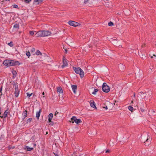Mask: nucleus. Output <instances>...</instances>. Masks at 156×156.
Returning <instances> with one entry per match:
<instances>
[{
  "label": "nucleus",
  "mask_w": 156,
  "mask_h": 156,
  "mask_svg": "<svg viewBox=\"0 0 156 156\" xmlns=\"http://www.w3.org/2000/svg\"><path fill=\"white\" fill-rule=\"evenodd\" d=\"M51 34V32L48 30H40L36 33L37 37H44L48 36Z\"/></svg>",
  "instance_id": "nucleus-1"
},
{
  "label": "nucleus",
  "mask_w": 156,
  "mask_h": 156,
  "mask_svg": "<svg viewBox=\"0 0 156 156\" xmlns=\"http://www.w3.org/2000/svg\"><path fill=\"white\" fill-rule=\"evenodd\" d=\"M3 64L6 66H9L19 64V63L18 61H15L12 60H5L3 62Z\"/></svg>",
  "instance_id": "nucleus-2"
},
{
  "label": "nucleus",
  "mask_w": 156,
  "mask_h": 156,
  "mask_svg": "<svg viewBox=\"0 0 156 156\" xmlns=\"http://www.w3.org/2000/svg\"><path fill=\"white\" fill-rule=\"evenodd\" d=\"M76 73L79 74L81 77H83L84 75V73L83 70L80 67L75 68L74 69Z\"/></svg>",
  "instance_id": "nucleus-3"
},
{
  "label": "nucleus",
  "mask_w": 156,
  "mask_h": 156,
  "mask_svg": "<svg viewBox=\"0 0 156 156\" xmlns=\"http://www.w3.org/2000/svg\"><path fill=\"white\" fill-rule=\"evenodd\" d=\"M102 91L105 93H108L110 90L109 87L108 86L106 83H104L102 87Z\"/></svg>",
  "instance_id": "nucleus-4"
},
{
  "label": "nucleus",
  "mask_w": 156,
  "mask_h": 156,
  "mask_svg": "<svg viewBox=\"0 0 156 156\" xmlns=\"http://www.w3.org/2000/svg\"><path fill=\"white\" fill-rule=\"evenodd\" d=\"M70 122L73 123L75 122L76 123L78 124L82 122L81 120L80 119H77L75 116H73L71 119Z\"/></svg>",
  "instance_id": "nucleus-5"
},
{
  "label": "nucleus",
  "mask_w": 156,
  "mask_h": 156,
  "mask_svg": "<svg viewBox=\"0 0 156 156\" xmlns=\"http://www.w3.org/2000/svg\"><path fill=\"white\" fill-rule=\"evenodd\" d=\"M68 23L69 25L74 27L78 26L80 25L79 23L73 21H69Z\"/></svg>",
  "instance_id": "nucleus-6"
},
{
  "label": "nucleus",
  "mask_w": 156,
  "mask_h": 156,
  "mask_svg": "<svg viewBox=\"0 0 156 156\" xmlns=\"http://www.w3.org/2000/svg\"><path fill=\"white\" fill-rule=\"evenodd\" d=\"M15 91L14 92V94L15 96L16 97H17L19 95V91L18 90L17 86H16V85L15 86Z\"/></svg>",
  "instance_id": "nucleus-7"
},
{
  "label": "nucleus",
  "mask_w": 156,
  "mask_h": 156,
  "mask_svg": "<svg viewBox=\"0 0 156 156\" xmlns=\"http://www.w3.org/2000/svg\"><path fill=\"white\" fill-rule=\"evenodd\" d=\"M90 106L93 108L97 109V107L95 106V104L93 100H91L90 101Z\"/></svg>",
  "instance_id": "nucleus-8"
},
{
  "label": "nucleus",
  "mask_w": 156,
  "mask_h": 156,
  "mask_svg": "<svg viewBox=\"0 0 156 156\" xmlns=\"http://www.w3.org/2000/svg\"><path fill=\"white\" fill-rule=\"evenodd\" d=\"M146 94L143 92L140 93L139 95V97L142 99H144L146 97Z\"/></svg>",
  "instance_id": "nucleus-9"
},
{
  "label": "nucleus",
  "mask_w": 156,
  "mask_h": 156,
  "mask_svg": "<svg viewBox=\"0 0 156 156\" xmlns=\"http://www.w3.org/2000/svg\"><path fill=\"white\" fill-rule=\"evenodd\" d=\"M53 117V114L51 113H50L48 116V122H52L51 121V119H52Z\"/></svg>",
  "instance_id": "nucleus-10"
},
{
  "label": "nucleus",
  "mask_w": 156,
  "mask_h": 156,
  "mask_svg": "<svg viewBox=\"0 0 156 156\" xmlns=\"http://www.w3.org/2000/svg\"><path fill=\"white\" fill-rule=\"evenodd\" d=\"M63 64L62 66V68H64L65 66H67V63L66 62V59H65L64 58H63Z\"/></svg>",
  "instance_id": "nucleus-11"
},
{
  "label": "nucleus",
  "mask_w": 156,
  "mask_h": 156,
  "mask_svg": "<svg viewBox=\"0 0 156 156\" xmlns=\"http://www.w3.org/2000/svg\"><path fill=\"white\" fill-rule=\"evenodd\" d=\"M72 88L74 93H76V90L77 89V86L76 85H72Z\"/></svg>",
  "instance_id": "nucleus-12"
},
{
  "label": "nucleus",
  "mask_w": 156,
  "mask_h": 156,
  "mask_svg": "<svg viewBox=\"0 0 156 156\" xmlns=\"http://www.w3.org/2000/svg\"><path fill=\"white\" fill-rule=\"evenodd\" d=\"M27 110L24 111L22 114V117L23 119H24L27 117Z\"/></svg>",
  "instance_id": "nucleus-13"
},
{
  "label": "nucleus",
  "mask_w": 156,
  "mask_h": 156,
  "mask_svg": "<svg viewBox=\"0 0 156 156\" xmlns=\"http://www.w3.org/2000/svg\"><path fill=\"white\" fill-rule=\"evenodd\" d=\"M41 112V109H40L38 112H37L36 113V117L38 120L40 116V113Z\"/></svg>",
  "instance_id": "nucleus-14"
},
{
  "label": "nucleus",
  "mask_w": 156,
  "mask_h": 156,
  "mask_svg": "<svg viewBox=\"0 0 156 156\" xmlns=\"http://www.w3.org/2000/svg\"><path fill=\"white\" fill-rule=\"evenodd\" d=\"M8 110H6L4 112L3 114V116H2L1 118H2L3 117L5 118L6 117L7 115L8 114Z\"/></svg>",
  "instance_id": "nucleus-15"
},
{
  "label": "nucleus",
  "mask_w": 156,
  "mask_h": 156,
  "mask_svg": "<svg viewBox=\"0 0 156 156\" xmlns=\"http://www.w3.org/2000/svg\"><path fill=\"white\" fill-rule=\"evenodd\" d=\"M57 91L58 92L59 94L61 93H62L63 92L62 90V88L60 87H58Z\"/></svg>",
  "instance_id": "nucleus-16"
},
{
  "label": "nucleus",
  "mask_w": 156,
  "mask_h": 156,
  "mask_svg": "<svg viewBox=\"0 0 156 156\" xmlns=\"http://www.w3.org/2000/svg\"><path fill=\"white\" fill-rule=\"evenodd\" d=\"M25 149H27L28 151H30L33 149V148L30 147L28 146H27L25 148Z\"/></svg>",
  "instance_id": "nucleus-17"
},
{
  "label": "nucleus",
  "mask_w": 156,
  "mask_h": 156,
  "mask_svg": "<svg viewBox=\"0 0 156 156\" xmlns=\"http://www.w3.org/2000/svg\"><path fill=\"white\" fill-rule=\"evenodd\" d=\"M42 0H34V2L35 3H37V4H38L39 3L42 2Z\"/></svg>",
  "instance_id": "nucleus-18"
},
{
  "label": "nucleus",
  "mask_w": 156,
  "mask_h": 156,
  "mask_svg": "<svg viewBox=\"0 0 156 156\" xmlns=\"http://www.w3.org/2000/svg\"><path fill=\"white\" fill-rule=\"evenodd\" d=\"M12 73L13 75V77H15L17 74L16 71L15 70H13L12 71Z\"/></svg>",
  "instance_id": "nucleus-19"
},
{
  "label": "nucleus",
  "mask_w": 156,
  "mask_h": 156,
  "mask_svg": "<svg viewBox=\"0 0 156 156\" xmlns=\"http://www.w3.org/2000/svg\"><path fill=\"white\" fill-rule=\"evenodd\" d=\"M94 91L93 92H91V93L93 94H95L98 91V90L94 88Z\"/></svg>",
  "instance_id": "nucleus-20"
},
{
  "label": "nucleus",
  "mask_w": 156,
  "mask_h": 156,
  "mask_svg": "<svg viewBox=\"0 0 156 156\" xmlns=\"http://www.w3.org/2000/svg\"><path fill=\"white\" fill-rule=\"evenodd\" d=\"M36 54L37 55H41V53L39 50H37L36 52Z\"/></svg>",
  "instance_id": "nucleus-21"
},
{
  "label": "nucleus",
  "mask_w": 156,
  "mask_h": 156,
  "mask_svg": "<svg viewBox=\"0 0 156 156\" xmlns=\"http://www.w3.org/2000/svg\"><path fill=\"white\" fill-rule=\"evenodd\" d=\"M108 25L109 26H112L114 24L112 22H110L108 23Z\"/></svg>",
  "instance_id": "nucleus-22"
},
{
  "label": "nucleus",
  "mask_w": 156,
  "mask_h": 156,
  "mask_svg": "<svg viewBox=\"0 0 156 156\" xmlns=\"http://www.w3.org/2000/svg\"><path fill=\"white\" fill-rule=\"evenodd\" d=\"M128 109H129V110H130V111H132L133 110V108L131 106H129L128 107Z\"/></svg>",
  "instance_id": "nucleus-23"
},
{
  "label": "nucleus",
  "mask_w": 156,
  "mask_h": 156,
  "mask_svg": "<svg viewBox=\"0 0 156 156\" xmlns=\"http://www.w3.org/2000/svg\"><path fill=\"white\" fill-rule=\"evenodd\" d=\"M26 55L28 57H29L30 55V54L29 51H27L26 53Z\"/></svg>",
  "instance_id": "nucleus-24"
},
{
  "label": "nucleus",
  "mask_w": 156,
  "mask_h": 156,
  "mask_svg": "<svg viewBox=\"0 0 156 156\" xmlns=\"http://www.w3.org/2000/svg\"><path fill=\"white\" fill-rule=\"evenodd\" d=\"M31 120H32V118H30L28 119L27 120V123H29L31 121Z\"/></svg>",
  "instance_id": "nucleus-25"
},
{
  "label": "nucleus",
  "mask_w": 156,
  "mask_h": 156,
  "mask_svg": "<svg viewBox=\"0 0 156 156\" xmlns=\"http://www.w3.org/2000/svg\"><path fill=\"white\" fill-rule=\"evenodd\" d=\"M27 97H28L29 98L32 95V93H31L30 94H29L28 93H27Z\"/></svg>",
  "instance_id": "nucleus-26"
},
{
  "label": "nucleus",
  "mask_w": 156,
  "mask_h": 156,
  "mask_svg": "<svg viewBox=\"0 0 156 156\" xmlns=\"http://www.w3.org/2000/svg\"><path fill=\"white\" fill-rule=\"evenodd\" d=\"M8 45L10 47H12L13 45L12 42H11L10 43H9L8 44Z\"/></svg>",
  "instance_id": "nucleus-27"
},
{
  "label": "nucleus",
  "mask_w": 156,
  "mask_h": 156,
  "mask_svg": "<svg viewBox=\"0 0 156 156\" xmlns=\"http://www.w3.org/2000/svg\"><path fill=\"white\" fill-rule=\"evenodd\" d=\"M151 139V136L149 135H148L147 139L146 140V141L147 142L148 140Z\"/></svg>",
  "instance_id": "nucleus-28"
},
{
  "label": "nucleus",
  "mask_w": 156,
  "mask_h": 156,
  "mask_svg": "<svg viewBox=\"0 0 156 156\" xmlns=\"http://www.w3.org/2000/svg\"><path fill=\"white\" fill-rule=\"evenodd\" d=\"M19 25L17 24H15L14 25V27L15 28H18Z\"/></svg>",
  "instance_id": "nucleus-29"
},
{
  "label": "nucleus",
  "mask_w": 156,
  "mask_h": 156,
  "mask_svg": "<svg viewBox=\"0 0 156 156\" xmlns=\"http://www.w3.org/2000/svg\"><path fill=\"white\" fill-rule=\"evenodd\" d=\"M30 34L31 35H33L34 34V32L33 31H30Z\"/></svg>",
  "instance_id": "nucleus-30"
},
{
  "label": "nucleus",
  "mask_w": 156,
  "mask_h": 156,
  "mask_svg": "<svg viewBox=\"0 0 156 156\" xmlns=\"http://www.w3.org/2000/svg\"><path fill=\"white\" fill-rule=\"evenodd\" d=\"M13 6L15 8H17L18 7V6L16 5H13Z\"/></svg>",
  "instance_id": "nucleus-31"
},
{
  "label": "nucleus",
  "mask_w": 156,
  "mask_h": 156,
  "mask_svg": "<svg viewBox=\"0 0 156 156\" xmlns=\"http://www.w3.org/2000/svg\"><path fill=\"white\" fill-rule=\"evenodd\" d=\"M31 1V0H25V2L26 3H29Z\"/></svg>",
  "instance_id": "nucleus-32"
},
{
  "label": "nucleus",
  "mask_w": 156,
  "mask_h": 156,
  "mask_svg": "<svg viewBox=\"0 0 156 156\" xmlns=\"http://www.w3.org/2000/svg\"><path fill=\"white\" fill-rule=\"evenodd\" d=\"M140 111L142 112H144V109L143 108H140Z\"/></svg>",
  "instance_id": "nucleus-33"
},
{
  "label": "nucleus",
  "mask_w": 156,
  "mask_h": 156,
  "mask_svg": "<svg viewBox=\"0 0 156 156\" xmlns=\"http://www.w3.org/2000/svg\"><path fill=\"white\" fill-rule=\"evenodd\" d=\"M89 0H85L84 2L85 4H86L88 2Z\"/></svg>",
  "instance_id": "nucleus-34"
},
{
  "label": "nucleus",
  "mask_w": 156,
  "mask_h": 156,
  "mask_svg": "<svg viewBox=\"0 0 156 156\" xmlns=\"http://www.w3.org/2000/svg\"><path fill=\"white\" fill-rule=\"evenodd\" d=\"M35 51V49L34 48H33L32 49L31 51L32 52H34Z\"/></svg>",
  "instance_id": "nucleus-35"
},
{
  "label": "nucleus",
  "mask_w": 156,
  "mask_h": 156,
  "mask_svg": "<svg viewBox=\"0 0 156 156\" xmlns=\"http://www.w3.org/2000/svg\"><path fill=\"white\" fill-rule=\"evenodd\" d=\"M110 152V151L109 150H107L105 151L106 153H109Z\"/></svg>",
  "instance_id": "nucleus-36"
},
{
  "label": "nucleus",
  "mask_w": 156,
  "mask_h": 156,
  "mask_svg": "<svg viewBox=\"0 0 156 156\" xmlns=\"http://www.w3.org/2000/svg\"><path fill=\"white\" fill-rule=\"evenodd\" d=\"M103 108H105V109H107L108 108L107 106H104L103 107Z\"/></svg>",
  "instance_id": "nucleus-37"
},
{
  "label": "nucleus",
  "mask_w": 156,
  "mask_h": 156,
  "mask_svg": "<svg viewBox=\"0 0 156 156\" xmlns=\"http://www.w3.org/2000/svg\"><path fill=\"white\" fill-rule=\"evenodd\" d=\"M58 112L57 111H56V112L55 113V115H56L58 113Z\"/></svg>",
  "instance_id": "nucleus-38"
},
{
  "label": "nucleus",
  "mask_w": 156,
  "mask_h": 156,
  "mask_svg": "<svg viewBox=\"0 0 156 156\" xmlns=\"http://www.w3.org/2000/svg\"><path fill=\"white\" fill-rule=\"evenodd\" d=\"M64 48L65 49V51H66V52H67V50L66 49V48Z\"/></svg>",
  "instance_id": "nucleus-39"
},
{
  "label": "nucleus",
  "mask_w": 156,
  "mask_h": 156,
  "mask_svg": "<svg viewBox=\"0 0 156 156\" xmlns=\"http://www.w3.org/2000/svg\"><path fill=\"white\" fill-rule=\"evenodd\" d=\"M2 90V87H1L0 88V92L1 93L2 92H1V91Z\"/></svg>",
  "instance_id": "nucleus-40"
},
{
  "label": "nucleus",
  "mask_w": 156,
  "mask_h": 156,
  "mask_svg": "<svg viewBox=\"0 0 156 156\" xmlns=\"http://www.w3.org/2000/svg\"><path fill=\"white\" fill-rule=\"evenodd\" d=\"M151 112H153V113H155L154 111H151Z\"/></svg>",
  "instance_id": "nucleus-41"
},
{
  "label": "nucleus",
  "mask_w": 156,
  "mask_h": 156,
  "mask_svg": "<svg viewBox=\"0 0 156 156\" xmlns=\"http://www.w3.org/2000/svg\"><path fill=\"white\" fill-rule=\"evenodd\" d=\"M42 94H43V95H44V92H43Z\"/></svg>",
  "instance_id": "nucleus-42"
},
{
  "label": "nucleus",
  "mask_w": 156,
  "mask_h": 156,
  "mask_svg": "<svg viewBox=\"0 0 156 156\" xmlns=\"http://www.w3.org/2000/svg\"><path fill=\"white\" fill-rule=\"evenodd\" d=\"M55 156H58L57 154H55Z\"/></svg>",
  "instance_id": "nucleus-43"
},
{
  "label": "nucleus",
  "mask_w": 156,
  "mask_h": 156,
  "mask_svg": "<svg viewBox=\"0 0 156 156\" xmlns=\"http://www.w3.org/2000/svg\"><path fill=\"white\" fill-rule=\"evenodd\" d=\"M153 55L154 56H155L156 57V55Z\"/></svg>",
  "instance_id": "nucleus-44"
},
{
  "label": "nucleus",
  "mask_w": 156,
  "mask_h": 156,
  "mask_svg": "<svg viewBox=\"0 0 156 156\" xmlns=\"http://www.w3.org/2000/svg\"><path fill=\"white\" fill-rule=\"evenodd\" d=\"M1 108H0V114H1Z\"/></svg>",
  "instance_id": "nucleus-45"
},
{
  "label": "nucleus",
  "mask_w": 156,
  "mask_h": 156,
  "mask_svg": "<svg viewBox=\"0 0 156 156\" xmlns=\"http://www.w3.org/2000/svg\"><path fill=\"white\" fill-rule=\"evenodd\" d=\"M47 134H48V132H46V135Z\"/></svg>",
  "instance_id": "nucleus-46"
},
{
  "label": "nucleus",
  "mask_w": 156,
  "mask_h": 156,
  "mask_svg": "<svg viewBox=\"0 0 156 156\" xmlns=\"http://www.w3.org/2000/svg\"><path fill=\"white\" fill-rule=\"evenodd\" d=\"M134 97H135V93L134 94Z\"/></svg>",
  "instance_id": "nucleus-47"
},
{
  "label": "nucleus",
  "mask_w": 156,
  "mask_h": 156,
  "mask_svg": "<svg viewBox=\"0 0 156 156\" xmlns=\"http://www.w3.org/2000/svg\"><path fill=\"white\" fill-rule=\"evenodd\" d=\"M151 58H153V57L152 56H151Z\"/></svg>",
  "instance_id": "nucleus-48"
},
{
  "label": "nucleus",
  "mask_w": 156,
  "mask_h": 156,
  "mask_svg": "<svg viewBox=\"0 0 156 156\" xmlns=\"http://www.w3.org/2000/svg\"><path fill=\"white\" fill-rule=\"evenodd\" d=\"M13 148H14V147H12V149H13Z\"/></svg>",
  "instance_id": "nucleus-49"
},
{
  "label": "nucleus",
  "mask_w": 156,
  "mask_h": 156,
  "mask_svg": "<svg viewBox=\"0 0 156 156\" xmlns=\"http://www.w3.org/2000/svg\"><path fill=\"white\" fill-rule=\"evenodd\" d=\"M91 89H93V87H92V88H91Z\"/></svg>",
  "instance_id": "nucleus-50"
},
{
  "label": "nucleus",
  "mask_w": 156,
  "mask_h": 156,
  "mask_svg": "<svg viewBox=\"0 0 156 156\" xmlns=\"http://www.w3.org/2000/svg\"><path fill=\"white\" fill-rule=\"evenodd\" d=\"M1 117L0 116V118Z\"/></svg>",
  "instance_id": "nucleus-51"
}]
</instances>
